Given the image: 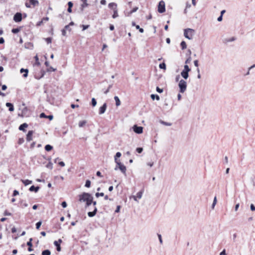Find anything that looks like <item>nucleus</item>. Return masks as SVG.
<instances>
[{
    "label": "nucleus",
    "mask_w": 255,
    "mask_h": 255,
    "mask_svg": "<svg viewBox=\"0 0 255 255\" xmlns=\"http://www.w3.org/2000/svg\"><path fill=\"white\" fill-rule=\"evenodd\" d=\"M13 20L15 22H20L22 20V14L21 13L17 12L13 16Z\"/></svg>",
    "instance_id": "nucleus-9"
},
{
    "label": "nucleus",
    "mask_w": 255,
    "mask_h": 255,
    "mask_svg": "<svg viewBox=\"0 0 255 255\" xmlns=\"http://www.w3.org/2000/svg\"><path fill=\"white\" fill-rule=\"evenodd\" d=\"M68 7H71L73 6V3L71 1H69L68 3Z\"/></svg>",
    "instance_id": "nucleus-63"
},
{
    "label": "nucleus",
    "mask_w": 255,
    "mask_h": 255,
    "mask_svg": "<svg viewBox=\"0 0 255 255\" xmlns=\"http://www.w3.org/2000/svg\"><path fill=\"white\" fill-rule=\"evenodd\" d=\"M5 106L9 108V111L12 112L14 111V108L13 105L10 103H6Z\"/></svg>",
    "instance_id": "nucleus-17"
},
{
    "label": "nucleus",
    "mask_w": 255,
    "mask_h": 255,
    "mask_svg": "<svg viewBox=\"0 0 255 255\" xmlns=\"http://www.w3.org/2000/svg\"><path fill=\"white\" fill-rule=\"evenodd\" d=\"M188 73L187 71L182 70L181 72V75L184 79H187L189 77Z\"/></svg>",
    "instance_id": "nucleus-13"
},
{
    "label": "nucleus",
    "mask_w": 255,
    "mask_h": 255,
    "mask_svg": "<svg viewBox=\"0 0 255 255\" xmlns=\"http://www.w3.org/2000/svg\"><path fill=\"white\" fill-rule=\"evenodd\" d=\"M194 64L195 65V66L198 67V66H199V64H198V61L197 60H194Z\"/></svg>",
    "instance_id": "nucleus-53"
},
{
    "label": "nucleus",
    "mask_w": 255,
    "mask_h": 255,
    "mask_svg": "<svg viewBox=\"0 0 255 255\" xmlns=\"http://www.w3.org/2000/svg\"><path fill=\"white\" fill-rule=\"evenodd\" d=\"M51 252L49 250H46L42 252V255H50Z\"/></svg>",
    "instance_id": "nucleus-27"
},
{
    "label": "nucleus",
    "mask_w": 255,
    "mask_h": 255,
    "mask_svg": "<svg viewBox=\"0 0 255 255\" xmlns=\"http://www.w3.org/2000/svg\"><path fill=\"white\" fill-rule=\"evenodd\" d=\"M136 151L138 153H140L142 152L143 151V148L142 147H137L136 149Z\"/></svg>",
    "instance_id": "nucleus-42"
},
{
    "label": "nucleus",
    "mask_w": 255,
    "mask_h": 255,
    "mask_svg": "<svg viewBox=\"0 0 255 255\" xmlns=\"http://www.w3.org/2000/svg\"><path fill=\"white\" fill-rule=\"evenodd\" d=\"M1 89L3 91H4L7 89V86L5 85H3L1 87Z\"/></svg>",
    "instance_id": "nucleus-62"
},
{
    "label": "nucleus",
    "mask_w": 255,
    "mask_h": 255,
    "mask_svg": "<svg viewBox=\"0 0 255 255\" xmlns=\"http://www.w3.org/2000/svg\"><path fill=\"white\" fill-rule=\"evenodd\" d=\"M101 4L105 5L106 4V0H101L100 1Z\"/></svg>",
    "instance_id": "nucleus-60"
},
{
    "label": "nucleus",
    "mask_w": 255,
    "mask_h": 255,
    "mask_svg": "<svg viewBox=\"0 0 255 255\" xmlns=\"http://www.w3.org/2000/svg\"><path fill=\"white\" fill-rule=\"evenodd\" d=\"M223 19V16H222V15H220V16L219 17H218V19H217V20L218 21H221Z\"/></svg>",
    "instance_id": "nucleus-61"
},
{
    "label": "nucleus",
    "mask_w": 255,
    "mask_h": 255,
    "mask_svg": "<svg viewBox=\"0 0 255 255\" xmlns=\"http://www.w3.org/2000/svg\"><path fill=\"white\" fill-rule=\"evenodd\" d=\"M85 186L87 188H89L91 186V181L89 180H86Z\"/></svg>",
    "instance_id": "nucleus-37"
},
{
    "label": "nucleus",
    "mask_w": 255,
    "mask_h": 255,
    "mask_svg": "<svg viewBox=\"0 0 255 255\" xmlns=\"http://www.w3.org/2000/svg\"><path fill=\"white\" fill-rule=\"evenodd\" d=\"M41 225V221H39V222H38L36 224V228L37 229H39V228L40 227Z\"/></svg>",
    "instance_id": "nucleus-41"
},
{
    "label": "nucleus",
    "mask_w": 255,
    "mask_h": 255,
    "mask_svg": "<svg viewBox=\"0 0 255 255\" xmlns=\"http://www.w3.org/2000/svg\"><path fill=\"white\" fill-rule=\"evenodd\" d=\"M22 182L25 185H28L32 183V181L26 179V180H21Z\"/></svg>",
    "instance_id": "nucleus-22"
},
{
    "label": "nucleus",
    "mask_w": 255,
    "mask_h": 255,
    "mask_svg": "<svg viewBox=\"0 0 255 255\" xmlns=\"http://www.w3.org/2000/svg\"><path fill=\"white\" fill-rule=\"evenodd\" d=\"M120 208H121L120 206H118L117 207V209H116V210H115V212H116V213H118V212H120Z\"/></svg>",
    "instance_id": "nucleus-57"
},
{
    "label": "nucleus",
    "mask_w": 255,
    "mask_h": 255,
    "mask_svg": "<svg viewBox=\"0 0 255 255\" xmlns=\"http://www.w3.org/2000/svg\"><path fill=\"white\" fill-rule=\"evenodd\" d=\"M95 195L98 198L99 196H104V193H96Z\"/></svg>",
    "instance_id": "nucleus-44"
},
{
    "label": "nucleus",
    "mask_w": 255,
    "mask_h": 255,
    "mask_svg": "<svg viewBox=\"0 0 255 255\" xmlns=\"http://www.w3.org/2000/svg\"><path fill=\"white\" fill-rule=\"evenodd\" d=\"M151 98L154 100L155 99H156L157 100H159L160 99V98L159 97V96L157 95H154V94H151Z\"/></svg>",
    "instance_id": "nucleus-30"
},
{
    "label": "nucleus",
    "mask_w": 255,
    "mask_h": 255,
    "mask_svg": "<svg viewBox=\"0 0 255 255\" xmlns=\"http://www.w3.org/2000/svg\"><path fill=\"white\" fill-rule=\"evenodd\" d=\"M28 127V125L26 124V123H24L22 125H21L19 127V129L20 130H24V128H26Z\"/></svg>",
    "instance_id": "nucleus-21"
},
{
    "label": "nucleus",
    "mask_w": 255,
    "mask_h": 255,
    "mask_svg": "<svg viewBox=\"0 0 255 255\" xmlns=\"http://www.w3.org/2000/svg\"><path fill=\"white\" fill-rule=\"evenodd\" d=\"M132 129L137 134H140L143 132V128L142 127H138L137 125H134L132 127Z\"/></svg>",
    "instance_id": "nucleus-8"
},
{
    "label": "nucleus",
    "mask_w": 255,
    "mask_h": 255,
    "mask_svg": "<svg viewBox=\"0 0 255 255\" xmlns=\"http://www.w3.org/2000/svg\"><path fill=\"white\" fill-rule=\"evenodd\" d=\"M39 189V187L38 186L35 187L33 185L30 187L29 191H31V192L34 191L35 192H38Z\"/></svg>",
    "instance_id": "nucleus-18"
},
{
    "label": "nucleus",
    "mask_w": 255,
    "mask_h": 255,
    "mask_svg": "<svg viewBox=\"0 0 255 255\" xmlns=\"http://www.w3.org/2000/svg\"><path fill=\"white\" fill-rule=\"evenodd\" d=\"M91 103H92V105L93 107H95L96 106V105H97V101H96V99L94 98H93L92 99Z\"/></svg>",
    "instance_id": "nucleus-36"
},
{
    "label": "nucleus",
    "mask_w": 255,
    "mask_h": 255,
    "mask_svg": "<svg viewBox=\"0 0 255 255\" xmlns=\"http://www.w3.org/2000/svg\"><path fill=\"white\" fill-rule=\"evenodd\" d=\"M61 205L63 207V208H66L67 206V203L65 201L62 202Z\"/></svg>",
    "instance_id": "nucleus-49"
},
{
    "label": "nucleus",
    "mask_w": 255,
    "mask_h": 255,
    "mask_svg": "<svg viewBox=\"0 0 255 255\" xmlns=\"http://www.w3.org/2000/svg\"><path fill=\"white\" fill-rule=\"evenodd\" d=\"M121 155H122V154H121V152H117V153H116V155H115V160L116 159H117V158H119V157H121Z\"/></svg>",
    "instance_id": "nucleus-40"
},
{
    "label": "nucleus",
    "mask_w": 255,
    "mask_h": 255,
    "mask_svg": "<svg viewBox=\"0 0 255 255\" xmlns=\"http://www.w3.org/2000/svg\"><path fill=\"white\" fill-rule=\"evenodd\" d=\"M20 72L21 73H25L23 75V76L24 77V78H26L27 77V75H28V69H23V68H21L20 70Z\"/></svg>",
    "instance_id": "nucleus-15"
},
{
    "label": "nucleus",
    "mask_w": 255,
    "mask_h": 255,
    "mask_svg": "<svg viewBox=\"0 0 255 255\" xmlns=\"http://www.w3.org/2000/svg\"><path fill=\"white\" fill-rule=\"evenodd\" d=\"M11 31L13 33H17L19 31V29L18 28H13L12 29Z\"/></svg>",
    "instance_id": "nucleus-43"
},
{
    "label": "nucleus",
    "mask_w": 255,
    "mask_h": 255,
    "mask_svg": "<svg viewBox=\"0 0 255 255\" xmlns=\"http://www.w3.org/2000/svg\"><path fill=\"white\" fill-rule=\"evenodd\" d=\"M54 245L56 247V250L58 252L61 251L60 244H58L56 241L54 242Z\"/></svg>",
    "instance_id": "nucleus-23"
},
{
    "label": "nucleus",
    "mask_w": 255,
    "mask_h": 255,
    "mask_svg": "<svg viewBox=\"0 0 255 255\" xmlns=\"http://www.w3.org/2000/svg\"><path fill=\"white\" fill-rule=\"evenodd\" d=\"M195 30L191 28H187L184 31V36L189 40L192 39Z\"/></svg>",
    "instance_id": "nucleus-3"
},
{
    "label": "nucleus",
    "mask_w": 255,
    "mask_h": 255,
    "mask_svg": "<svg viewBox=\"0 0 255 255\" xmlns=\"http://www.w3.org/2000/svg\"><path fill=\"white\" fill-rule=\"evenodd\" d=\"M143 193V190H141V191L138 192L136 194V195L135 196L137 197V198L140 199L141 198V197L142 196Z\"/></svg>",
    "instance_id": "nucleus-25"
},
{
    "label": "nucleus",
    "mask_w": 255,
    "mask_h": 255,
    "mask_svg": "<svg viewBox=\"0 0 255 255\" xmlns=\"http://www.w3.org/2000/svg\"><path fill=\"white\" fill-rule=\"evenodd\" d=\"M18 194H19L18 191H17V190H14V191H13V196H16V195H18Z\"/></svg>",
    "instance_id": "nucleus-50"
},
{
    "label": "nucleus",
    "mask_w": 255,
    "mask_h": 255,
    "mask_svg": "<svg viewBox=\"0 0 255 255\" xmlns=\"http://www.w3.org/2000/svg\"><path fill=\"white\" fill-rule=\"evenodd\" d=\"M138 9V7H136L135 8H134L132 10H131L130 12V13H132L133 12H135Z\"/></svg>",
    "instance_id": "nucleus-58"
},
{
    "label": "nucleus",
    "mask_w": 255,
    "mask_h": 255,
    "mask_svg": "<svg viewBox=\"0 0 255 255\" xmlns=\"http://www.w3.org/2000/svg\"><path fill=\"white\" fill-rule=\"evenodd\" d=\"M161 123L164 125L168 126H170L171 125V124L169 123H166V122H165L163 121L161 122Z\"/></svg>",
    "instance_id": "nucleus-54"
},
{
    "label": "nucleus",
    "mask_w": 255,
    "mask_h": 255,
    "mask_svg": "<svg viewBox=\"0 0 255 255\" xmlns=\"http://www.w3.org/2000/svg\"><path fill=\"white\" fill-rule=\"evenodd\" d=\"M197 72H198V75H197V78H198V79H200V78H201V75H200V70H199V69L198 68H197Z\"/></svg>",
    "instance_id": "nucleus-55"
},
{
    "label": "nucleus",
    "mask_w": 255,
    "mask_h": 255,
    "mask_svg": "<svg viewBox=\"0 0 255 255\" xmlns=\"http://www.w3.org/2000/svg\"><path fill=\"white\" fill-rule=\"evenodd\" d=\"M94 206V210L93 212H89L88 213V215L89 217H93L94 216H95V215L96 214V213L97 212V208L96 207V205L97 204V202L96 201H93V202H92Z\"/></svg>",
    "instance_id": "nucleus-7"
},
{
    "label": "nucleus",
    "mask_w": 255,
    "mask_h": 255,
    "mask_svg": "<svg viewBox=\"0 0 255 255\" xmlns=\"http://www.w3.org/2000/svg\"><path fill=\"white\" fill-rule=\"evenodd\" d=\"M19 110H21V113L18 114V116L21 117H29L30 112L29 109L25 106L24 103H22L21 106L19 107Z\"/></svg>",
    "instance_id": "nucleus-1"
},
{
    "label": "nucleus",
    "mask_w": 255,
    "mask_h": 255,
    "mask_svg": "<svg viewBox=\"0 0 255 255\" xmlns=\"http://www.w3.org/2000/svg\"><path fill=\"white\" fill-rule=\"evenodd\" d=\"M178 87L179 88V92L183 93L185 92L187 88V83L183 80L181 79L179 81Z\"/></svg>",
    "instance_id": "nucleus-4"
},
{
    "label": "nucleus",
    "mask_w": 255,
    "mask_h": 255,
    "mask_svg": "<svg viewBox=\"0 0 255 255\" xmlns=\"http://www.w3.org/2000/svg\"><path fill=\"white\" fill-rule=\"evenodd\" d=\"M114 99H115V102H116V106L118 107V106H120V105H121V101H120V100L119 98V97L118 96H115L114 97Z\"/></svg>",
    "instance_id": "nucleus-19"
},
{
    "label": "nucleus",
    "mask_w": 255,
    "mask_h": 255,
    "mask_svg": "<svg viewBox=\"0 0 255 255\" xmlns=\"http://www.w3.org/2000/svg\"><path fill=\"white\" fill-rule=\"evenodd\" d=\"M46 167L47 168H49L50 169H52L53 168V164L51 162H49L46 165Z\"/></svg>",
    "instance_id": "nucleus-35"
},
{
    "label": "nucleus",
    "mask_w": 255,
    "mask_h": 255,
    "mask_svg": "<svg viewBox=\"0 0 255 255\" xmlns=\"http://www.w3.org/2000/svg\"><path fill=\"white\" fill-rule=\"evenodd\" d=\"M165 11V2L161 0L160 1L158 5V11L159 13H163Z\"/></svg>",
    "instance_id": "nucleus-6"
},
{
    "label": "nucleus",
    "mask_w": 255,
    "mask_h": 255,
    "mask_svg": "<svg viewBox=\"0 0 255 255\" xmlns=\"http://www.w3.org/2000/svg\"><path fill=\"white\" fill-rule=\"evenodd\" d=\"M58 164L59 165H60L61 166H62V167L65 166V163L63 161L59 162Z\"/></svg>",
    "instance_id": "nucleus-59"
},
{
    "label": "nucleus",
    "mask_w": 255,
    "mask_h": 255,
    "mask_svg": "<svg viewBox=\"0 0 255 255\" xmlns=\"http://www.w3.org/2000/svg\"><path fill=\"white\" fill-rule=\"evenodd\" d=\"M220 255H226V251L225 249L220 254Z\"/></svg>",
    "instance_id": "nucleus-64"
},
{
    "label": "nucleus",
    "mask_w": 255,
    "mask_h": 255,
    "mask_svg": "<svg viewBox=\"0 0 255 255\" xmlns=\"http://www.w3.org/2000/svg\"><path fill=\"white\" fill-rule=\"evenodd\" d=\"M159 67L160 69L165 70L166 69V65L165 63L163 62L159 64Z\"/></svg>",
    "instance_id": "nucleus-32"
},
{
    "label": "nucleus",
    "mask_w": 255,
    "mask_h": 255,
    "mask_svg": "<svg viewBox=\"0 0 255 255\" xmlns=\"http://www.w3.org/2000/svg\"><path fill=\"white\" fill-rule=\"evenodd\" d=\"M33 134V131L29 130L26 135V140L28 141H30L32 140V136Z\"/></svg>",
    "instance_id": "nucleus-11"
},
{
    "label": "nucleus",
    "mask_w": 255,
    "mask_h": 255,
    "mask_svg": "<svg viewBox=\"0 0 255 255\" xmlns=\"http://www.w3.org/2000/svg\"><path fill=\"white\" fill-rule=\"evenodd\" d=\"M112 84L110 85L109 86L108 88L104 92L105 94H107L109 92L110 89L112 87Z\"/></svg>",
    "instance_id": "nucleus-38"
},
{
    "label": "nucleus",
    "mask_w": 255,
    "mask_h": 255,
    "mask_svg": "<svg viewBox=\"0 0 255 255\" xmlns=\"http://www.w3.org/2000/svg\"><path fill=\"white\" fill-rule=\"evenodd\" d=\"M107 104L106 103H104L103 104V105L99 109V113L100 115H102V114H103L104 113H105L106 109H107Z\"/></svg>",
    "instance_id": "nucleus-10"
},
{
    "label": "nucleus",
    "mask_w": 255,
    "mask_h": 255,
    "mask_svg": "<svg viewBox=\"0 0 255 255\" xmlns=\"http://www.w3.org/2000/svg\"><path fill=\"white\" fill-rule=\"evenodd\" d=\"M115 162L117 163V164L119 166V169L121 171V172L124 173V174H126V167L122 163L120 162L119 160L116 159H115Z\"/></svg>",
    "instance_id": "nucleus-5"
},
{
    "label": "nucleus",
    "mask_w": 255,
    "mask_h": 255,
    "mask_svg": "<svg viewBox=\"0 0 255 255\" xmlns=\"http://www.w3.org/2000/svg\"><path fill=\"white\" fill-rule=\"evenodd\" d=\"M156 91L159 93H161L163 92V89L159 88L158 87H156Z\"/></svg>",
    "instance_id": "nucleus-48"
},
{
    "label": "nucleus",
    "mask_w": 255,
    "mask_h": 255,
    "mask_svg": "<svg viewBox=\"0 0 255 255\" xmlns=\"http://www.w3.org/2000/svg\"><path fill=\"white\" fill-rule=\"evenodd\" d=\"M40 118H48L50 120H52L53 119V117L52 115H49V116H46L45 115V114L43 113L40 114Z\"/></svg>",
    "instance_id": "nucleus-12"
},
{
    "label": "nucleus",
    "mask_w": 255,
    "mask_h": 255,
    "mask_svg": "<svg viewBox=\"0 0 255 255\" xmlns=\"http://www.w3.org/2000/svg\"><path fill=\"white\" fill-rule=\"evenodd\" d=\"M61 32H62V35L63 36H66V30L63 28L62 30H61Z\"/></svg>",
    "instance_id": "nucleus-51"
},
{
    "label": "nucleus",
    "mask_w": 255,
    "mask_h": 255,
    "mask_svg": "<svg viewBox=\"0 0 255 255\" xmlns=\"http://www.w3.org/2000/svg\"><path fill=\"white\" fill-rule=\"evenodd\" d=\"M32 239L30 238L29 241L27 243V245L29 247V248H28V251L29 252H32L33 251V249L31 248V247L32 246Z\"/></svg>",
    "instance_id": "nucleus-14"
},
{
    "label": "nucleus",
    "mask_w": 255,
    "mask_h": 255,
    "mask_svg": "<svg viewBox=\"0 0 255 255\" xmlns=\"http://www.w3.org/2000/svg\"><path fill=\"white\" fill-rule=\"evenodd\" d=\"M183 70L189 72L190 71L191 69L187 65H185L184 66V69Z\"/></svg>",
    "instance_id": "nucleus-33"
},
{
    "label": "nucleus",
    "mask_w": 255,
    "mask_h": 255,
    "mask_svg": "<svg viewBox=\"0 0 255 255\" xmlns=\"http://www.w3.org/2000/svg\"><path fill=\"white\" fill-rule=\"evenodd\" d=\"M93 197L89 193H83L79 196V201L80 202H92Z\"/></svg>",
    "instance_id": "nucleus-2"
},
{
    "label": "nucleus",
    "mask_w": 255,
    "mask_h": 255,
    "mask_svg": "<svg viewBox=\"0 0 255 255\" xmlns=\"http://www.w3.org/2000/svg\"><path fill=\"white\" fill-rule=\"evenodd\" d=\"M89 25H82V27L83 28V30H86V29H87L88 28H89Z\"/></svg>",
    "instance_id": "nucleus-45"
},
{
    "label": "nucleus",
    "mask_w": 255,
    "mask_h": 255,
    "mask_svg": "<svg viewBox=\"0 0 255 255\" xmlns=\"http://www.w3.org/2000/svg\"><path fill=\"white\" fill-rule=\"evenodd\" d=\"M34 58L35 59V65H36L37 66H39L40 65V62L39 61V59H38V56L36 55L34 57Z\"/></svg>",
    "instance_id": "nucleus-34"
},
{
    "label": "nucleus",
    "mask_w": 255,
    "mask_h": 255,
    "mask_svg": "<svg viewBox=\"0 0 255 255\" xmlns=\"http://www.w3.org/2000/svg\"><path fill=\"white\" fill-rule=\"evenodd\" d=\"M45 40L48 44L51 43L52 42V38L51 37L46 38Z\"/></svg>",
    "instance_id": "nucleus-39"
},
{
    "label": "nucleus",
    "mask_w": 255,
    "mask_h": 255,
    "mask_svg": "<svg viewBox=\"0 0 255 255\" xmlns=\"http://www.w3.org/2000/svg\"><path fill=\"white\" fill-rule=\"evenodd\" d=\"M27 1H28L30 4L33 5V6L38 4V1L37 0H27Z\"/></svg>",
    "instance_id": "nucleus-20"
},
{
    "label": "nucleus",
    "mask_w": 255,
    "mask_h": 255,
    "mask_svg": "<svg viewBox=\"0 0 255 255\" xmlns=\"http://www.w3.org/2000/svg\"><path fill=\"white\" fill-rule=\"evenodd\" d=\"M117 4L114 2H111L109 4V7L110 8L113 9L114 10V8H117Z\"/></svg>",
    "instance_id": "nucleus-24"
},
{
    "label": "nucleus",
    "mask_w": 255,
    "mask_h": 255,
    "mask_svg": "<svg viewBox=\"0 0 255 255\" xmlns=\"http://www.w3.org/2000/svg\"><path fill=\"white\" fill-rule=\"evenodd\" d=\"M86 124V121H80L79 123V127L80 128L83 127V126H84Z\"/></svg>",
    "instance_id": "nucleus-31"
},
{
    "label": "nucleus",
    "mask_w": 255,
    "mask_h": 255,
    "mask_svg": "<svg viewBox=\"0 0 255 255\" xmlns=\"http://www.w3.org/2000/svg\"><path fill=\"white\" fill-rule=\"evenodd\" d=\"M53 148V147L49 145V144H47L46 145H45V150H46L47 151H50L51 150H52Z\"/></svg>",
    "instance_id": "nucleus-28"
},
{
    "label": "nucleus",
    "mask_w": 255,
    "mask_h": 255,
    "mask_svg": "<svg viewBox=\"0 0 255 255\" xmlns=\"http://www.w3.org/2000/svg\"><path fill=\"white\" fill-rule=\"evenodd\" d=\"M180 45L181 46L182 49H185L187 47L186 43L185 41H183L181 42Z\"/></svg>",
    "instance_id": "nucleus-29"
},
{
    "label": "nucleus",
    "mask_w": 255,
    "mask_h": 255,
    "mask_svg": "<svg viewBox=\"0 0 255 255\" xmlns=\"http://www.w3.org/2000/svg\"><path fill=\"white\" fill-rule=\"evenodd\" d=\"M66 30H69V31H71V28H70V26H69V25H66L64 28Z\"/></svg>",
    "instance_id": "nucleus-52"
},
{
    "label": "nucleus",
    "mask_w": 255,
    "mask_h": 255,
    "mask_svg": "<svg viewBox=\"0 0 255 255\" xmlns=\"http://www.w3.org/2000/svg\"><path fill=\"white\" fill-rule=\"evenodd\" d=\"M251 210L253 211H255V206L253 204L251 205Z\"/></svg>",
    "instance_id": "nucleus-56"
},
{
    "label": "nucleus",
    "mask_w": 255,
    "mask_h": 255,
    "mask_svg": "<svg viewBox=\"0 0 255 255\" xmlns=\"http://www.w3.org/2000/svg\"><path fill=\"white\" fill-rule=\"evenodd\" d=\"M158 238L160 243L161 244H162V240L161 235L160 234H158Z\"/></svg>",
    "instance_id": "nucleus-47"
},
{
    "label": "nucleus",
    "mask_w": 255,
    "mask_h": 255,
    "mask_svg": "<svg viewBox=\"0 0 255 255\" xmlns=\"http://www.w3.org/2000/svg\"><path fill=\"white\" fill-rule=\"evenodd\" d=\"M118 16V9H117V8H114V14H113L112 17L113 18H116Z\"/></svg>",
    "instance_id": "nucleus-26"
},
{
    "label": "nucleus",
    "mask_w": 255,
    "mask_h": 255,
    "mask_svg": "<svg viewBox=\"0 0 255 255\" xmlns=\"http://www.w3.org/2000/svg\"><path fill=\"white\" fill-rule=\"evenodd\" d=\"M83 3L81 4V10L83 11L84 8L87 6L88 5V4L87 3V0H81Z\"/></svg>",
    "instance_id": "nucleus-16"
},
{
    "label": "nucleus",
    "mask_w": 255,
    "mask_h": 255,
    "mask_svg": "<svg viewBox=\"0 0 255 255\" xmlns=\"http://www.w3.org/2000/svg\"><path fill=\"white\" fill-rule=\"evenodd\" d=\"M130 199H131L132 198L135 201L137 202H138V200H137V197L135 196H134V195H132V196H131L130 197H129Z\"/></svg>",
    "instance_id": "nucleus-46"
}]
</instances>
